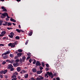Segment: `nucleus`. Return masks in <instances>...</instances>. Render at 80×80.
<instances>
[{
    "label": "nucleus",
    "mask_w": 80,
    "mask_h": 80,
    "mask_svg": "<svg viewBox=\"0 0 80 80\" xmlns=\"http://www.w3.org/2000/svg\"><path fill=\"white\" fill-rule=\"evenodd\" d=\"M47 74H45V77L46 78H48V75H49V76L50 77H51V78H53V74H52V72H47Z\"/></svg>",
    "instance_id": "f257e3e1"
},
{
    "label": "nucleus",
    "mask_w": 80,
    "mask_h": 80,
    "mask_svg": "<svg viewBox=\"0 0 80 80\" xmlns=\"http://www.w3.org/2000/svg\"><path fill=\"white\" fill-rule=\"evenodd\" d=\"M8 46L9 47L11 46V48H14L15 47V45L14 43H10L8 44Z\"/></svg>",
    "instance_id": "f03ea898"
},
{
    "label": "nucleus",
    "mask_w": 80,
    "mask_h": 80,
    "mask_svg": "<svg viewBox=\"0 0 80 80\" xmlns=\"http://www.w3.org/2000/svg\"><path fill=\"white\" fill-rule=\"evenodd\" d=\"M2 55L4 59H6V58H8V56H7V54H6L5 53L2 54Z\"/></svg>",
    "instance_id": "7ed1b4c3"
},
{
    "label": "nucleus",
    "mask_w": 80,
    "mask_h": 80,
    "mask_svg": "<svg viewBox=\"0 0 80 80\" xmlns=\"http://www.w3.org/2000/svg\"><path fill=\"white\" fill-rule=\"evenodd\" d=\"M13 66L12 64H9L8 66V69H10V68H12Z\"/></svg>",
    "instance_id": "20e7f679"
},
{
    "label": "nucleus",
    "mask_w": 80,
    "mask_h": 80,
    "mask_svg": "<svg viewBox=\"0 0 80 80\" xmlns=\"http://www.w3.org/2000/svg\"><path fill=\"white\" fill-rule=\"evenodd\" d=\"M2 15H3V16L5 17H5H6V16H8V14H7V12H4V13L2 14Z\"/></svg>",
    "instance_id": "39448f33"
},
{
    "label": "nucleus",
    "mask_w": 80,
    "mask_h": 80,
    "mask_svg": "<svg viewBox=\"0 0 80 80\" xmlns=\"http://www.w3.org/2000/svg\"><path fill=\"white\" fill-rule=\"evenodd\" d=\"M36 66H40L41 65V64L38 61H37L36 62Z\"/></svg>",
    "instance_id": "423d86ee"
},
{
    "label": "nucleus",
    "mask_w": 80,
    "mask_h": 80,
    "mask_svg": "<svg viewBox=\"0 0 80 80\" xmlns=\"http://www.w3.org/2000/svg\"><path fill=\"white\" fill-rule=\"evenodd\" d=\"M1 8H2V10H3V11L4 12H7V9H6V8H5V7L3 6L2 7H1Z\"/></svg>",
    "instance_id": "0eeeda50"
},
{
    "label": "nucleus",
    "mask_w": 80,
    "mask_h": 80,
    "mask_svg": "<svg viewBox=\"0 0 80 80\" xmlns=\"http://www.w3.org/2000/svg\"><path fill=\"white\" fill-rule=\"evenodd\" d=\"M32 70L33 73H35L37 72V69L35 68H33Z\"/></svg>",
    "instance_id": "6e6552de"
},
{
    "label": "nucleus",
    "mask_w": 80,
    "mask_h": 80,
    "mask_svg": "<svg viewBox=\"0 0 80 80\" xmlns=\"http://www.w3.org/2000/svg\"><path fill=\"white\" fill-rule=\"evenodd\" d=\"M42 73V70H40L38 71L37 73V74H40V73Z\"/></svg>",
    "instance_id": "1a4fd4ad"
},
{
    "label": "nucleus",
    "mask_w": 80,
    "mask_h": 80,
    "mask_svg": "<svg viewBox=\"0 0 80 80\" xmlns=\"http://www.w3.org/2000/svg\"><path fill=\"white\" fill-rule=\"evenodd\" d=\"M17 71H18V72H20V70H21V68H20V67H18L17 68Z\"/></svg>",
    "instance_id": "9d476101"
},
{
    "label": "nucleus",
    "mask_w": 80,
    "mask_h": 80,
    "mask_svg": "<svg viewBox=\"0 0 80 80\" xmlns=\"http://www.w3.org/2000/svg\"><path fill=\"white\" fill-rule=\"evenodd\" d=\"M6 33V32L5 31H3L1 32L2 35L3 36H4L5 34Z\"/></svg>",
    "instance_id": "9b49d317"
},
{
    "label": "nucleus",
    "mask_w": 80,
    "mask_h": 80,
    "mask_svg": "<svg viewBox=\"0 0 80 80\" xmlns=\"http://www.w3.org/2000/svg\"><path fill=\"white\" fill-rule=\"evenodd\" d=\"M13 65L14 67H18V63H14L13 64Z\"/></svg>",
    "instance_id": "f8f14e48"
},
{
    "label": "nucleus",
    "mask_w": 80,
    "mask_h": 80,
    "mask_svg": "<svg viewBox=\"0 0 80 80\" xmlns=\"http://www.w3.org/2000/svg\"><path fill=\"white\" fill-rule=\"evenodd\" d=\"M10 21H11V22H16V20L12 18L10 19Z\"/></svg>",
    "instance_id": "ddd939ff"
},
{
    "label": "nucleus",
    "mask_w": 80,
    "mask_h": 80,
    "mask_svg": "<svg viewBox=\"0 0 80 80\" xmlns=\"http://www.w3.org/2000/svg\"><path fill=\"white\" fill-rule=\"evenodd\" d=\"M10 53V51H8L7 52H5L4 53L6 55H7V54H8L9 53Z\"/></svg>",
    "instance_id": "4468645a"
},
{
    "label": "nucleus",
    "mask_w": 80,
    "mask_h": 80,
    "mask_svg": "<svg viewBox=\"0 0 80 80\" xmlns=\"http://www.w3.org/2000/svg\"><path fill=\"white\" fill-rule=\"evenodd\" d=\"M22 55V53H18L17 54L18 56V57H20V56H21V55Z\"/></svg>",
    "instance_id": "2eb2a0df"
},
{
    "label": "nucleus",
    "mask_w": 80,
    "mask_h": 80,
    "mask_svg": "<svg viewBox=\"0 0 80 80\" xmlns=\"http://www.w3.org/2000/svg\"><path fill=\"white\" fill-rule=\"evenodd\" d=\"M26 59V58L25 56L22 57V60H23V62H24V61Z\"/></svg>",
    "instance_id": "dca6fc26"
},
{
    "label": "nucleus",
    "mask_w": 80,
    "mask_h": 80,
    "mask_svg": "<svg viewBox=\"0 0 80 80\" xmlns=\"http://www.w3.org/2000/svg\"><path fill=\"white\" fill-rule=\"evenodd\" d=\"M26 72H27L26 71H25V70H22V72H21V73H26Z\"/></svg>",
    "instance_id": "f3484780"
},
{
    "label": "nucleus",
    "mask_w": 80,
    "mask_h": 80,
    "mask_svg": "<svg viewBox=\"0 0 80 80\" xmlns=\"http://www.w3.org/2000/svg\"><path fill=\"white\" fill-rule=\"evenodd\" d=\"M16 77H17V76L15 75V74H13V75L12 76V78H16Z\"/></svg>",
    "instance_id": "a211bd4d"
},
{
    "label": "nucleus",
    "mask_w": 80,
    "mask_h": 80,
    "mask_svg": "<svg viewBox=\"0 0 80 80\" xmlns=\"http://www.w3.org/2000/svg\"><path fill=\"white\" fill-rule=\"evenodd\" d=\"M28 74H26L24 75V77L26 78H28Z\"/></svg>",
    "instance_id": "6ab92c4d"
},
{
    "label": "nucleus",
    "mask_w": 80,
    "mask_h": 80,
    "mask_svg": "<svg viewBox=\"0 0 80 80\" xmlns=\"http://www.w3.org/2000/svg\"><path fill=\"white\" fill-rule=\"evenodd\" d=\"M14 43L15 45H17L18 43V41H15V42H14Z\"/></svg>",
    "instance_id": "aec40b11"
},
{
    "label": "nucleus",
    "mask_w": 80,
    "mask_h": 80,
    "mask_svg": "<svg viewBox=\"0 0 80 80\" xmlns=\"http://www.w3.org/2000/svg\"><path fill=\"white\" fill-rule=\"evenodd\" d=\"M16 31L18 32L19 33H20V30H19L18 29H16Z\"/></svg>",
    "instance_id": "412c9836"
},
{
    "label": "nucleus",
    "mask_w": 80,
    "mask_h": 80,
    "mask_svg": "<svg viewBox=\"0 0 80 80\" xmlns=\"http://www.w3.org/2000/svg\"><path fill=\"white\" fill-rule=\"evenodd\" d=\"M10 57H14V55L10 54Z\"/></svg>",
    "instance_id": "4be33fe9"
},
{
    "label": "nucleus",
    "mask_w": 80,
    "mask_h": 80,
    "mask_svg": "<svg viewBox=\"0 0 80 80\" xmlns=\"http://www.w3.org/2000/svg\"><path fill=\"white\" fill-rule=\"evenodd\" d=\"M32 33H33V32H31L29 34V36H32Z\"/></svg>",
    "instance_id": "5701e85b"
},
{
    "label": "nucleus",
    "mask_w": 80,
    "mask_h": 80,
    "mask_svg": "<svg viewBox=\"0 0 80 80\" xmlns=\"http://www.w3.org/2000/svg\"><path fill=\"white\" fill-rule=\"evenodd\" d=\"M15 38L17 39H20V37H19V36H16L15 37Z\"/></svg>",
    "instance_id": "b1692460"
},
{
    "label": "nucleus",
    "mask_w": 80,
    "mask_h": 80,
    "mask_svg": "<svg viewBox=\"0 0 80 80\" xmlns=\"http://www.w3.org/2000/svg\"><path fill=\"white\" fill-rule=\"evenodd\" d=\"M13 74L16 75H18V73H17V72H15Z\"/></svg>",
    "instance_id": "393cba45"
},
{
    "label": "nucleus",
    "mask_w": 80,
    "mask_h": 80,
    "mask_svg": "<svg viewBox=\"0 0 80 80\" xmlns=\"http://www.w3.org/2000/svg\"><path fill=\"white\" fill-rule=\"evenodd\" d=\"M9 37H10V38H13V36H12V35H9Z\"/></svg>",
    "instance_id": "a878e982"
},
{
    "label": "nucleus",
    "mask_w": 80,
    "mask_h": 80,
    "mask_svg": "<svg viewBox=\"0 0 80 80\" xmlns=\"http://www.w3.org/2000/svg\"><path fill=\"white\" fill-rule=\"evenodd\" d=\"M11 35H12V36H13L14 35V34L13 33V32H11L10 33Z\"/></svg>",
    "instance_id": "bb28decb"
},
{
    "label": "nucleus",
    "mask_w": 80,
    "mask_h": 80,
    "mask_svg": "<svg viewBox=\"0 0 80 80\" xmlns=\"http://www.w3.org/2000/svg\"><path fill=\"white\" fill-rule=\"evenodd\" d=\"M18 52H22V49H19L18 50Z\"/></svg>",
    "instance_id": "cd10ccee"
},
{
    "label": "nucleus",
    "mask_w": 80,
    "mask_h": 80,
    "mask_svg": "<svg viewBox=\"0 0 80 80\" xmlns=\"http://www.w3.org/2000/svg\"><path fill=\"white\" fill-rule=\"evenodd\" d=\"M7 70H5L4 71V72H3L4 74H5V73H7Z\"/></svg>",
    "instance_id": "c85d7f7f"
},
{
    "label": "nucleus",
    "mask_w": 80,
    "mask_h": 80,
    "mask_svg": "<svg viewBox=\"0 0 80 80\" xmlns=\"http://www.w3.org/2000/svg\"><path fill=\"white\" fill-rule=\"evenodd\" d=\"M2 22H3V21H0V25H2Z\"/></svg>",
    "instance_id": "c756f323"
},
{
    "label": "nucleus",
    "mask_w": 80,
    "mask_h": 80,
    "mask_svg": "<svg viewBox=\"0 0 80 80\" xmlns=\"http://www.w3.org/2000/svg\"><path fill=\"white\" fill-rule=\"evenodd\" d=\"M1 18H5V17H4V16H3L2 14V15L1 16Z\"/></svg>",
    "instance_id": "7c9ffc66"
},
{
    "label": "nucleus",
    "mask_w": 80,
    "mask_h": 80,
    "mask_svg": "<svg viewBox=\"0 0 80 80\" xmlns=\"http://www.w3.org/2000/svg\"><path fill=\"white\" fill-rule=\"evenodd\" d=\"M20 62H21V63H23V60H22V59H20Z\"/></svg>",
    "instance_id": "2f4dec72"
},
{
    "label": "nucleus",
    "mask_w": 80,
    "mask_h": 80,
    "mask_svg": "<svg viewBox=\"0 0 80 80\" xmlns=\"http://www.w3.org/2000/svg\"><path fill=\"white\" fill-rule=\"evenodd\" d=\"M7 25V22H5V23L3 24V25L4 26H6V25Z\"/></svg>",
    "instance_id": "473e14b6"
},
{
    "label": "nucleus",
    "mask_w": 80,
    "mask_h": 80,
    "mask_svg": "<svg viewBox=\"0 0 80 80\" xmlns=\"http://www.w3.org/2000/svg\"><path fill=\"white\" fill-rule=\"evenodd\" d=\"M29 40H27V41L25 42V45H27L28 42Z\"/></svg>",
    "instance_id": "72a5a7b5"
},
{
    "label": "nucleus",
    "mask_w": 80,
    "mask_h": 80,
    "mask_svg": "<svg viewBox=\"0 0 80 80\" xmlns=\"http://www.w3.org/2000/svg\"><path fill=\"white\" fill-rule=\"evenodd\" d=\"M8 26H9V25H12V23L9 22L8 23Z\"/></svg>",
    "instance_id": "f704fd0d"
},
{
    "label": "nucleus",
    "mask_w": 80,
    "mask_h": 80,
    "mask_svg": "<svg viewBox=\"0 0 80 80\" xmlns=\"http://www.w3.org/2000/svg\"><path fill=\"white\" fill-rule=\"evenodd\" d=\"M5 63H6V62L3 61L2 63V64H3V65H4V64H5Z\"/></svg>",
    "instance_id": "c9c22d12"
},
{
    "label": "nucleus",
    "mask_w": 80,
    "mask_h": 80,
    "mask_svg": "<svg viewBox=\"0 0 80 80\" xmlns=\"http://www.w3.org/2000/svg\"><path fill=\"white\" fill-rule=\"evenodd\" d=\"M11 71H13L14 70V68H11L10 69Z\"/></svg>",
    "instance_id": "e433bc0d"
},
{
    "label": "nucleus",
    "mask_w": 80,
    "mask_h": 80,
    "mask_svg": "<svg viewBox=\"0 0 80 80\" xmlns=\"http://www.w3.org/2000/svg\"><path fill=\"white\" fill-rule=\"evenodd\" d=\"M39 68H40V70H42L43 69V68L42 67H41L40 66Z\"/></svg>",
    "instance_id": "4c0bfd02"
},
{
    "label": "nucleus",
    "mask_w": 80,
    "mask_h": 80,
    "mask_svg": "<svg viewBox=\"0 0 80 80\" xmlns=\"http://www.w3.org/2000/svg\"><path fill=\"white\" fill-rule=\"evenodd\" d=\"M42 67H44V66H45V65H44V63H43V62H42Z\"/></svg>",
    "instance_id": "58836bf2"
},
{
    "label": "nucleus",
    "mask_w": 80,
    "mask_h": 80,
    "mask_svg": "<svg viewBox=\"0 0 80 80\" xmlns=\"http://www.w3.org/2000/svg\"><path fill=\"white\" fill-rule=\"evenodd\" d=\"M7 29H8V30H12V28H7Z\"/></svg>",
    "instance_id": "ea45409f"
},
{
    "label": "nucleus",
    "mask_w": 80,
    "mask_h": 80,
    "mask_svg": "<svg viewBox=\"0 0 80 80\" xmlns=\"http://www.w3.org/2000/svg\"><path fill=\"white\" fill-rule=\"evenodd\" d=\"M13 62L14 61L13 60H12L10 62H11V63H13Z\"/></svg>",
    "instance_id": "a19ab883"
},
{
    "label": "nucleus",
    "mask_w": 80,
    "mask_h": 80,
    "mask_svg": "<svg viewBox=\"0 0 80 80\" xmlns=\"http://www.w3.org/2000/svg\"><path fill=\"white\" fill-rule=\"evenodd\" d=\"M46 66L47 67H48V68L49 67V65H48V64H46Z\"/></svg>",
    "instance_id": "79ce46f5"
},
{
    "label": "nucleus",
    "mask_w": 80,
    "mask_h": 80,
    "mask_svg": "<svg viewBox=\"0 0 80 80\" xmlns=\"http://www.w3.org/2000/svg\"><path fill=\"white\" fill-rule=\"evenodd\" d=\"M43 77H41L40 78V80H43Z\"/></svg>",
    "instance_id": "37998d69"
},
{
    "label": "nucleus",
    "mask_w": 80,
    "mask_h": 80,
    "mask_svg": "<svg viewBox=\"0 0 80 80\" xmlns=\"http://www.w3.org/2000/svg\"><path fill=\"white\" fill-rule=\"evenodd\" d=\"M6 21H8V20H9V19H8V18H6Z\"/></svg>",
    "instance_id": "c03bdc74"
},
{
    "label": "nucleus",
    "mask_w": 80,
    "mask_h": 80,
    "mask_svg": "<svg viewBox=\"0 0 80 80\" xmlns=\"http://www.w3.org/2000/svg\"><path fill=\"white\" fill-rule=\"evenodd\" d=\"M4 46V44H0V46Z\"/></svg>",
    "instance_id": "a18cd8bd"
},
{
    "label": "nucleus",
    "mask_w": 80,
    "mask_h": 80,
    "mask_svg": "<svg viewBox=\"0 0 80 80\" xmlns=\"http://www.w3.org/2000/svg\"><path fill=\"white\" fill-rule=\"evenodd\" d=\"M31 79L32 80H35V79H34L33 78H31Z\"/></svg>",
    "instance_id": "49530a36"
},
{
    "label": "nucleus",
    "mask_w": 80,
    "mask_h": 80,
    "mask_svg": "<svg viewBox=\"0 0 80 80\" xmlns=\"http://www.w3.org/2000/svg\"><path fill=\"white\" fill-rule=\"evenodd\" d=\"M31 55V53H29L28 54H27L28 56H30Z\"/></svg>",
    "instance_id": "de8ad7c7"
},
{
    "label": "nucleus",
    "mask_w": 80,
    "mask_h": 80,
    "mask_svg": "<svg viewBox=\"0 0 80 80\" xmlns=\"http://www.w3.org/2000/svg\"><path fill=\"white\" fill-rule=\"evenodd\" d=\"M24 32V31H23L22 29H20V32Z\"/></svg>",
    "instance_id": "09e8293b"
},
{
    "label": "nucleus",
    "mask_w": 80,
    "mask_h": 80,
    "mask_svg": "<svg viewBox=\"0 0 80 80\" xmlns=\"http://www.w3.org/2000/svg\"><path fill=\"white\" fill-rule=\"evenodd\" d=\"M16 62H19V59H17L16 61Z\"/></svg>",
    "instance_id": "8fccbe9b"
},
{
    "label": "nucleus",
    "mask_w": 80,
    "mask_h": 80,
    "mask_svg": "<svg viewBox=\"0 0 80 80\" xmlns=\"http://www.w3.org/2000/svg\"><path fill=\"white\" fill-rule=\"evenodd\" d=\"M30 58V56L28 57L27 58V60H28V59H29V58Z\"/></svg>",
    "instance_id": "3c124183"
},
{
    "label": "nucleus",
    "mask_w": 80,
    "mask_h": 80,
    "mask_svg": "<svg viewBox=\"0 0 80 80\" xmlns=\"http://www.w3.org/2000/svg\"><path fill=\"white\" fill-rule=\"evenodd\" d=\"M4 72V71H1V73H3Z\"/></svg>",
    "instance_id": "603ef678"
},
{
    "label": "nucleus",
    "mask_w": 80,
    "mask_h": 80,
    "mask_svg": "<svg viewBox=\"0 0 80 80\" xmlns=\"http://www.w3.org/2000/svg\"><path fill=\"white\" fill-rule=\"evenodd\" d=\"M56 80H60V78L58 77L57 78H56Z\"/></svg>",
    "instance_id": "864d4df0"
},
{
    "label": "nucleus",
    "mask_w": 80,
    "mask_h": 80,
    "mask_svg": "<svg viewBox=\"0 0 80 80\" xmlns=\"http://www.w3.org/2000/svg\"><path fill=\"white\" fill-rule=\"evenodd\" d=\"M35 63H36V61H34V62H33V64H35Z\"/></svg>",
    "instance_id": "5fc2aeb1"
},
{
    "label": "nucleus",
    "mask_w": 80,
    "mask_h": 80,
    "mask_svg": "<svg viewBox=\"0 0 80 80\" xmlns=\"http://www.w3.org/2000/svg\"><path fill=\"white\" fill-rule=\"evenodd\" d=\"M17 80V78H14L12 79V80Z\"/></svg>",
    "instance_id": "6e6d98bb"
},
{
    "label": "nucleus",
    "mask_w": 80,
    "mask_h": 80,
    "mask_svg": "<svg viewBox=\"0 0 80 80\" xmlns=\"http://www.w3.org/2000/svg\"><path fill=\"white\" fill-rule=\"evenodd\" d=\"M0 77H1V78H3V75H0Z\"/></svg>",
    "instance_id": "4d7b16f0"
},
{
    "label": "nucleus",
    "mask_w": 80,
    "mask_h": 80,
    "mask_svg": "<svg viewBox=\"0 0 80 80\" xmlns=\"http://www.w3.org/2000/svg\"><path fill=\"white\" fill-rule=\"evenodd\" d=\"M2 39H3V40H5V39H6V38L5 37H4L2 38Z\"/></svg>",
    "instance_id": "13d9d810"
},
{
    "label": "nucleus",
    "mask_w": 80,
    "mask_h": 80,
    "mask_svg": "<svg viewBox=\"0 0 80 80\" xmlns=\"http://www.w3.org/2000/svg\"><path fill=\"white\" fill-rule=\"evenodd\" d=\"M29 62H30V63H31V62H32V60L31 59L29 60Z\"/></svg>",
    "instance_id": "bf43d9fd"
},
{
    "label": "nucleus",
    "mask_w": 80,
    "mask_h": 80,
    "mask_svg": "<svg viewBox=\"0 0 80 80\" xmlns=\"http://www.w3.org/2000/svg\"><path fill=\"white\" fill-rule=\"evenodd\" d=\"M3 35L2 34H0V37H3Z\"/></svg>",
    "instance_id": "052dcab7"
},
{
    "label": "nucleus",
    "mask_w": 80,
    "mask_h": 80,
    "mask_svg": "<svg viewBox=\"0 0 80 80\" xmlns=\"http://www.w3.org/2000/svg\"><path fill=\"white\" fill-rule=\"evenodd\" d=\"M18 27L19 28H21V26H20V25H19Z\"/></svg>",
    "instance_id": "680f3d73"
},
{
    "label": "nucleus",
    "mask_w": 80,
    "mask_h": 80,
    "mask_svg": "<svg viewBox=\"0 0 80 80\" xmlns=\"http://www.w3.org/2000/svg\"><path fill=\"white\" fill-rule=\"evenodd\" d=\"M54 76H56V75H57V73H55L54 74Z\"/></svg>",
    "instance_id": "e2e57ef3"
},
{
    "label": "nucleus",
    "mask_w": 80,
    "mask_h": 80,
    "mask_svg": "<svg viewBox=\"0 0 80 80\" xmlns=\"http://www.w3.org/2000/svg\"><path fill=\"white\" fill-rule=\"evenodd\" d=\"M17 58H18L17 56H16V57L14 58H15V59H17Z\"/></svg>",
    "instance_id": "0e129e2a"
},
{
    "label": "nucleus",
    "mask_w": 80,
    "mask_h": 80,
    "mask_svg": "<svg viewBox=\"0 0 80 80\" xmlns=\"http://www.w3.org/2000/svg\"><path fill=\"white\" fill-rule=\"evenodd\" d=\"M17 2H20L21 0H17Z\"/></svg>",
    "instance_id": "69168bd1"
},
{
    "label": "nucleus",
    "mask_w": 80,
    "mask_h": 80,
    "mask_svg": "<svg viewBox=\"0 0 80 80\" xmlns=\"http://www.w3.org/2000/svg\"><path fill=\"white\" fill-rule=\"evenodd\" d=\"M18 79H20V76H18Z\"/></svg>",
    "instance_id": "338daca9"
},
{
    "label": "nucleus",
    "mask_w": 80,
    "mask_h": 80,
    "mask_svg": "<svg viewBox=\"0 0 80 80\" xmlns=\"http://www.w3.org/2000/svg\"><path fill=\"white\" fill-rule=\"evenodd\" d=\"M7 17L8 19L10 18V17L9 16H7Z\"/></svg>",
    "instance_id": "774afa93"
}]
</instances>
